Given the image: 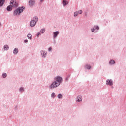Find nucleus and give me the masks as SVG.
Here are the masks:
<instances>
[{
  "mask_svg": "<svg viewBox=\"0 0 126 126\" xmlns=\"http://www.w3.org/2000/svg\"><path fill=\"white\" fill-rule=\"evenodd\" d=\"M24 43H28V40L27 39H26L24 41Z\"/></svg>",
  "mask_w": 126,
  "mask_h": 126,
  "instance_id": "obj_28",
  "label": "nucleus"
},
{
  "mask_svg": "<svg viewBox=\"0 0 126 126\" xmlns=\"http://www.w3.org/2000/svg\"><path fill=\"white\" fill-rule=\"evenodd\" d=\"M25 9V7H19L14 11L13 14L14 15H19L21 13H22V12L24 11Z\"/></svg>",
  "mask_w": 126,
  "mask_h": 126,
  "instance_id": "obj_2",
  "label": "nucleus"
},
{
  "mask_svg": "<svg viewBox=\"0 0 126 126\" xmlns=\"http://www.w3.org/2000/svg\"><path fill=\"white\" fill-rule=\"evenodd\" d=\"M2 76L3 78H6V77H7V74H6V73H3L2 74Z\"/></svg>",
  "mask_w": 126,
  "mask_h": 126,
  "instance_id": "obj_21",
  "label": "nucleus"
},
{
  "mask_svg": "<svg viewBox=\"0 0 126 126\" xmlns=\"http://www.w3.org/2000/svg\"><path fill=\"white\" fill-rule=\"evenodd\" d=\"M38 21H39V17L37 16L33 17L30 22V26H31V27H34V26H36V23H37Z\"/></svg>",
  "mask_w": 126,
  "mask_h": 126,
  "instance_id": "obj_3",
  "label": "nucleus"
},
{
  "mask_svg": "<svg viewBox=\"0 0 126 126\" xmlns=\"http://www.w3.org/2000/svg\"><path fill=\"white\" fill-rule=\"evenodd\" d=\"M54 80L55 81L52 82L49 87V89H51V90L60 86L61 83L63 82V78L60 76H57L54 78Z\"/></svg>",
  "mask_w": 126,
  "mask_h": 126,
  "instance_id": "obj_1",
  "label": "nucleus"
},
{
  "mask_svg": "<svg viewBox=\"0 0 126 126\" xmlns=\"http://www.w3.org/2000/svg\"><path fill=\"white\" fill-rule=\"evenodd\" d=\"M100 27L98 25H94L93 28H91V31L93 33H97L98 30H99Z\"/></svg>",
  "mask_w": 126,
  "mask_h": 126,
  "instance_id": "obj_4",
  "label": "nucleus"
},
{
  "mask_svg": "<svg viewBox=\"0 0 126 126\" xmlns=\"http://www.w3.org/2000/svg\"><path fill=\"white\" fill-rule=\"evenodd\" d=\"M77 15H78V12L76 11L74 13V16L75 17H76V16H77Z\"/></svg>",
  "mask_w": 126,
  "mask_h": 126,
  "instance_id": "obj_24",
  "label": "nucleus"
},
{
  "mask_svg": "<svg viewBox=\"0 0 126 126\" xmlns=\"http://www.w3.org/2000/svg\"><path fill=\"white\" fill-rule=\"evenodd\" d=\"M44 1V0H40V2H43Z\"/></svg>",
  "mask_w": 126,
  "mask_h": 126,
  "instance_id": "obj_30",
  "label": "nucleus"
},
{
  "mask_svg": "<svg viewBox=\"0 0 126 126\" xmlns=\"http://www.w3.org/2000/svg\"><path fill=\"white\" fill-rule=\"evenodd\" d=\"M106 84L109 86H112L113 84H114V82H113L112 79H107L106 81Z\"/></svg>",
  "mask_w": 126,
  "mask_h": 126,
  "instance_id": "obj_8",
  "label": "nucleus"
},
{
  "mask_svg": "<svg viewBox=\"0 0 126 126\" xmlns=\"http://www.w3.org/2000/svg\"><path fill=\"white\" fill-rule=\"evenodd\" d=\"M51 98H56V94L54 92L52 93L51 94Z\"/></svg>",
  "mask_w": 126,
  "mask_h": 126,
  "instance_id": "obj_18",
  "label": "nucleus"
},
{
  "mask_svg": "<svg viewBox=\"0 0 126 126\" xmlns=\"http://www.w3.org/2000/svg\"><path fill=\"white\" fill-rule=\"evenodd\" d=\"M5 2V0H0V7H1L3 6L4 3Z\"/></svg>",
  "mask_w": 126,
  "mask_h": 126,
  "instance_id": "obj_14",
  "label": "nucleus"
},
{
  "mask_svg": "<svg viewBox=\"0 0 126 126\" xmlns=\"http://www.w3.org/2000/svg\"><path fill=\"white\" fill-rule=\"evenodd\" d=\"M68 78H69V76H68L66 78H65V81H67L68 80Z\"/></svg>",
  "mask_w": 126,
  "mask_h": 126,
  "instance_id": "obj_27",
  "label": "nucleus"
},
{
  "mask_svg": "<svg viewBox=\"0 0 126 126\" xmlns=\"http://www.w3.org/2000/svg\"><path fill=\"white\" fill-rule=\"evenodd\" d=\"M10 5L13 7H17V6H18V4L15 0H12L10 2Z\"/></svg>",
  "mask_w": 126,
  "mask_h": 126,
  "instance_id": "obj_5",
  "label": "nucleus"
},
{
  "mask_svg": "<svg viewBox=\"0 0 126 126\" xmlns=\"http://www.w3.org/2000/svg\"><path fill=\"white\" fill-rule=\"evenodd\" d=\"M62 3L63 4V6H66L68 4V1H66V0H63L62 1Z\"/></svg>",
  "mask_w": 126,
  "mask_h": 126,
  "instance_id": "obj_12",
  "label": "nucleus"
},
{
  "mask_svg": "<svg viewBox=\"0 0 126 126\" xmlns=\"http://www.w3.org/2000/svg\"><path fill=\"white\" fill-rule=\"evenodd\" d=\"M13 53L14 55H17V54H18V48H15L13 51Z\"/></svg>",
  "mask_w": 126,
  "mask_h": 126,
  "instance_id": "obj_13",
  "label": "nucleus"
},
{
  "mask_svg": "<svg viewBox=\"0 0 126 126\" xmlns=\"http://www.w3.org/2000/svg\"><path fill=\"white\" fill-rule=\"evenodd\" d=\"M19 92H20L21 93H22V92H24V88L23 87H20L19 89Z\"/></svg>",
  "mask_w": 126,
  "mask_h": 126,
  "instance_id": "obj_17",
  "label": "nucleus"
},
{
  "mask_svg": "<svg viewBox=\"0 0 126 126\" xmlns=\"http://www.w3.org/2000/svg\"><path fill=\"white\" fill-rule=\"evenodd\" d=\"M85 68H87V69H91V66L88 65V64H86L85 66Z\"/></svg>",
  "mask_w": 126,
  "mask_h": 126,
  "instance_id": "obj_19",
  "label": "nucleus"
},
{
  "mask_svg": "<svg viewBox=\"0 0 126 126\" xmlns=\"http://www.w3.org/2000/svg\"><path fill=\"white\" fill-rule=\"evenodd\" d=\"M78 14H82V10H79L78 11H77Z\"/></svg>",
  "mask_w": 126,
  "mask_h": 126,
  "instance_id": "obj_25",
  "label": "nucleus"
},
{
  "mask_svg": "<svg viewBox=\"0 0 126 126\" xmlns=\"http://www.w3.org/2000/svg\"><path fill=\"white\" fill-rule=\"evenodd\" d=\"M3 49L5 50V51H8V49H9V47L7 45H5Z\"/></svg>",
  "mask_w": 126,
  "mask_h": 126,
  "instance_id": "obj_16",
  "label": "nucleus"
},
{
  "mask_svg": "<svg viewBox=\"0 0 126 126\" xmlns=\"http://www.w3.org/2000/svg\"><path fill=\"white\" fill-rule=\"evenodd\" d=\"M41 35V32H38L37 34H36L37 37H39V36H40Z\"/></svg>",
  "mask_w": 126,
  "mask_h": 126,
  "instance_id": "obj_26",
  "label": "nucleus"
},
{
  "mask_svg": "<svg viewBox=\"0 0 126 126\" xmlns=\"http://www.w3.org/2000/svg\"><path fill=\"white\" fill-rule=\"evenodd\" d=\"M48 51H49V52H51V51H52V47H49V48H48Z\"/></svg>",
  "mask_w": 126,
  "mask_h": 126,
  "instance_id": "obj_29",
  "label": "nucleus"
},
{
  "mask_svg": "<svg viewBox=\"0 0 126 126\" xmlns=\"http://www.w3.org/2000/svg\"><path fill=\"white\" fill-rule=\"evenodd\" d=\"M82 96L81 95H78L76 97L75 101L77 103H80V102H82Z\"/></svg>",
  "mask_w": 126,
  "mask_h": 126,
  "instance_id": "obj_7",
  "label": "nucleus"
},
{
  "mask_svg": "<svg viewBox=\"0 0 126 126\" xmlns=\"http://www.w3.org/2000/svg\"><path fill=\"white\" fill-rule=\"evenodd\" d=\"M0 26H1V23H0Z\"/></svg>",
  "mask_w": 126,
  "mask_h": 126,
  "instance_id": "obj_31",
  "label": "nucleus"
},
{
  "mask_svg": "<svg viewBox=\"0 0 126 126\" xmlns=\"http://www.w3.org/2000/svg\"><path fill=\"white\" fill-rule=\"evenodd\" d=\"M7 11H11L12 10V7L11 5H9L7 7Z\"/></svg>",
  "mask_w": 126,
  "mask_h": 126,
  "instance_id": "obj_15",
  "label": "nucleus"
},
{
  "mask_svg": "<svg viewBox=\"0 0 126 126\" xmlns=\"http://www.w3.org/2000/svg\"><path fill=\"white\" fill-rule=\"evenodd\" d=\"M40 54L41 55V57L44 58V59L47 58V56L48 55V52L46 50H41L40 51Z\"/></svg>",
  "mask_w": 126,
  "mask_h": 126,
  "instance_id": "obj_6",
  "label": "nucleus"
},
{
  "mask_svg": "<svg viewBox=\"0 0 126 126\" xmlns=\"http://www.w3.org/2000/svg\"><path fill=\"white\" fill-rule=\"evenodd\" d=\"M45 28H43V29H41L40 30V32L41 33V34H44L45 33Z\"/></svg>",
  "mask_w": 126,
  "mask_h": 126,
  "instance_id": "obj_23",
  "label": "nucleus"
},
{
  "mask_svg": "<svg viewBox=\"0 0 126 126\" xmlns=\"http://www.w3.org/2000/svg\"><path fill=\"white\" fill-rule=\"evenodd\" d=\"M60 34V32L59 31H56L53 32V39H56L57 37H58V35Z\"/></svg>",
  "mask_w": 126,
  "mask_h": 126,
  "instance_id": "obj_10",
  "label": "nucleus"
},
{
  "mask_svg": "<svg viewBox=\"0 0 126 126\" xmlns=\"http://www.w3.org/2000/svg\"><path fill=\"white\" fill-rule=\"evenodd\" d=\"M57 97L58 99H62V98H63V94H58Z\"/></svg>",
  "mask_w": 126,
  "mask_h": 126,
  "instance_id": "obj_20",
  "label": "nucleus"
},
{
  "mask_svg": "<svg viewBox=\"0 0 126 126\" xmlns=\"http://www.w3.org/2000/svg\"><path fill=\"white\" fill-rule=\"evenodd\" d=\"M109 65H114V64H116V61L114 60V59H111L109 62Z\"/></svg>",
  "mask_w": 126,
  "mask_h": 126,
  "instance_id": "obj_11",
  "label": "nucleus"
},
{
  "mask_svg": "<svg viewBox=\"0 0 126 126\" xmlns=\"http://www.w3.org/2000/svg\"><path fill=\"white\" fill-rule=\"evenodd\" d=\"M35 3H36V2L33 0H30L29 1V6H30L31 7L33 6L34 4H35Z\"/></svg>",
  "mask_w": 126,
  "mask_h": 126,
  "instance_id": "obj_9",
  "label": "nucleus"
},
{
  "mask_svg": "<svg viewBox=\"0 0 126 126\" xmlns=\"http://www.w3.org/2000/svg\"><path fill=\"white\" fill-rule=\"evenodd\" d=\"M27 37L29 40L32 39V35H31V34H28Z\"/></svg>",
  "mask_w": 126,
  "mask_h": 126,
  "instance_id": "obj_22",
  "label": "nucleus"
}]
</instances>
